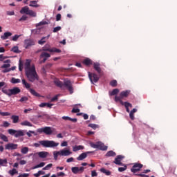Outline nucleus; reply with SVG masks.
Masks as SVG:
<instances>
[{"mask_svg": "<svg viewBox=\"0 0 177 177\" xmlns=\"http://www.w3.org/2000/svg\"><path fill=\"white\" fill-rule=\"evenodd\" d=\"M25 73L30 82H35V81H38L39 80L37 71H35V66L34 65L32 66V69H28L25 71Z\"/></svg>", "mask_w": 177, "mask_h": 177, "instance_id": "f257e3e1", "label": "nucleus"}, {"mask_svg": "<svg viewBox=\"0 0 177 177\" xmlns=\"http://www.w3.org/2000/svg\"><path fill=\"white\" fill-rule=\"evenodd\" d=\"M59 145V142H56L53 140H41L39 141V143H35L34 146L35 147H39V146H42V147L46 148H53V147H57V145Z\"/></svg>", "mask_w": 177, "mask_h": 177, "instance_id": "f03ea898", "label": "nucleus"}, {"mask_svg": "<svg viewBox=\"0 0 177 177\" xmlns=\"http://www.w3.org/2000/svg\"><path fill=\"white\" fill-rule=\"evenodd\" d=\"M36 131L38 133H45V135H55V133H57L56 129L51 127L39 128Z\"/></svg>", "mask_w": 177, "mask_h": 177, "instance_id": "7ed1b4c3", "label": "nucleus"}, {"mask_svg": "<svg viewBox=\"0 0 177 177\" xmlns=\"http://www.w3.org/2000/svg\"><path fill=\"white\" fill-rule=\"evenodd\" d=\"M22 85L24 86V87L29 91V92L33 96H36V97H41V95L38 93L34 88H31V84H30L26 80L23 79L22 80Z\"/></svg>", "mask_w": 177, "mask_h": 177, "instance_id": "20e7f679", "label": "nucleus"}, {"mask_svg": "<svg viewBox=\"0 0 177 177\" xmlns=\"http://www.w3.org/2000/svg\"><path fill=\"white\" fill-rule=\"evenodd\" d=\"M90 145L93 149H98V150H102L103 151H105L107 150V146H105L104 144H103L102 142L99 141L95 143L91 142Z\"/></svg>", "mask_w": 177, "mask_h": 177, "instance_id": "39448f33", "label": "nucleus"}, {"mask_svg": "<svg viewBox=\"0 0 177 177\" xmlns=\"http://www.w3.org/2000/svg\"><path fill=\"white\" fill-rule=\"evenodd\" d=\"M42 52H50L51 53H60L62 52V50L56 48H49V45H46L42 48Z\"/></svg>", "mask_w": 177, "mask_h": 177, "instance_id": "423d86ee", "label": "nucleus"}, {"mask_svg": "<svg viewBox=\"0 0 177 177\" xmlns=\"http://www.w3.org/2000/svg\"><path fill=\"white\" fill-rule=\"evenodd\" d=\"M142 168H143V165L136 162L131 169V171L133 172V174H136V172H139Z\"/></svg>", "mask_w": 177, "mask_h": 177, "instance_id": "0eeeda50", "label": "nucleus"}, {"mask_svg": "<svg viewBox=\"0 0 177 177\" xmlns=\"http://www.w3.org/2000/svg\"><path fill=\"white\" fill-rule=\"evenodd\" d=\"M88 74L91 84H93V82L96 83L99 81V76L96 73L88 72Z\"/></svg>", "mask_w": 177, "mask_h": 177, "instance_id": "6e6552de", "label": "nucleus"}, {"mask_svg": "<svg viewBox=\"0 0 177 177\" xmlns=\"http://www.w3.org/2000/svg\"><path fill=\"white\" fill-rule=\"evenodd\" d=\"M64 86L66 87L68 91H69L70 93H73V91H74V88H73V84H71V80H64Z\"/></svg>", "mask_w": 177, "mask_h": 177, "instance_id": "1a4fd4ad", "label": "nucleus"}, {"mask_svg": "<svg viewBox=\"0 0 177 177\" xmlns=\"http://www.w3.org/2000/svg\"><path fill=\"white\" fill-rule=\"evenodd\" d=\"M34 45H35L34 39H28L24 40V48L26 49H28L30 46H33Z\"/></svg>", "mask_w": 177, "mask_h": 177, "instance_id": "9d476101", "label": "nucleus"}, {"mask_svg": "<svg viewBox=\"0 0 177 177\" xmlns=\"http://www.w3.org/2000/svg\"><path fill=\"white\" fill-rule=\"evenodd\" d=\"M85 168L84 167H73L71 168V171L73 172V174H75V175H77V174H82V172H84Z\"/></svg>", "mask_w": 177, "mask_h": 177, "instance_id": "9b49d317", "label": "nucleus"}, {"mask_svg": "<svg viewBox=\"0 0 177 177\" xmlns=\"http://www.w3.org/2000/svg\"><path fill=\"white\" fill-rule=\"evenodd\" d=\"M125 158V156L122 155H118L113 161L114 164H116V165H124L122 162H121L122 160H123Z\"/></svg>", "mask_w": 177, "mask_h": 177, "instance_id": "f8f14e48", "label": "nucleus"}, {"mask_svg": "<svg viewBox=\"0 0 177 177\" xmlns=\"http://www.w3.org/2000/svg\"><path fill=\"white\" fill-rule=\"evenodd\" d=\"M17 144H14V143H8L5 145V149L6 150H16L18 147Z\"/></svg>", "mask_w": 177, "mask_h": 177, "instance_id": "ddd939ff", "label": "nucleus"}, {"mask_svg": "<svg viewBox=\"0 0 177 177\" xmlns=\"http://www.w3.org/2000/svg\"><path fill=\"white\" fill-rule=\"evenodd\" d=\"M91 153H93V151H87L82 153L77 158V161H82V160H85V158L88 157V154H91Z\"/></svg>", "mask_w": 177, "mask_h": 177, "instance_id": "4468645a", "label": "nucleus"}, {"mask_svg": "<svg viewBox=\"0 0 177 177\" xmlns=\"http://www.w3.org/2000/svg\"><path fill=\"white\" fill-rule=\"evenodd\" d=\"M20 92H21V90H20L19 87H14L13 88L10 89V96L18 95Z\"/></svg>", "mask_w": 177, "mask_h": 177, "instance_id": "2eb2a0df", "label": "nucleus"}, {"mask_svg": "<svg viewBox=\"0 0 177 177\" xmlns=\"http://www.w3.org/2000/svg\"><path fill=\"white\" fill-rule=\"evenodd\" d=\"M93 68L98 73V74L102 73V68H100V64L99 62H95L93 64Z\"/></svg>", "mask_w": 177, "mask_h": 177, "instance_id": "dca6fc26", "label": "nucleus"}, {"mask_svg": "<svg viewBox=\"0 0 177 177\" xmlns=\"http://www.w3.org/2000/svg\"><path fill=\"white\" fill-rule=\"evenodd\" d=\"M33 66L34 65L31 66V60L27 59L25 63V71H27L28 70H32Z\"/></svg>", "mask_w": 177, "mask_h": 177, "instance_id": "f3484780", "label": "nucleus"}, {"mask_svg": "<svg viewBox=\"0 0 177 177\" xmlns=\"http://www.w3.org/2000/svg\"><path fill=\"white\" fill-rule=\"evenodd\" d=\"M82 63L84 64V66H87V67H89V66H92V64H93V62L89 58H86L84 59Z\"/></svg>", "mask_w": 177, "mask_h": 177, "instance_id": "a211bd4d", "label": "nucleus"}, {"mask_svg": "<svg viewBox=\"0 0 177 177\" xmlns=\"http://www.w3.org/2000/svg\"><path fill=\"white\" fill-rule=\"evenodd\" d=\"M130 93H131V90H127L124 91H122L120 93V97H122V99H124V97H128Z\"/></svg>", "mask_w": 177, "mask_h": 177, "instance_id": "6ab92c4d", "label": "nucleus"}, {"mask_svg": "<svg viewBox=\"0 0 177 177\" xmlns=\"http://www.w3.org/2000/svg\"><path fill=\"white\" fill-rule=\"evenodd\" d=\"M60 156H64L65 157H67V156H70L71 154V151L68 149H62L59 151Z\"/></svg>", "mask_w": 177, "mask_h": 177, "instance_id": "aec40b11", "label": "nucleus"}, {"mask_svg": "<svg viewBox=\"0 0 177 177\" xmlns=\"http://www.w3.org/2000/svg\"><path fill=\"white\" fill-rule=\"evenodd\" d=\"M26 131L24 130H17L15 138H20L24 136Z\"/></svg>", "mask_w": 177, "mask_h": 177, "instance_id": "412c9836", "label": "nucleus"}, {"mask_svg": "<svg viewBox=\"0 0 177 177\" xmlns=\"http://www.w3.org/2000/svg\"><path fill=\"white\" fill-rule=\"evenodd\" d=\"M39 158H46L49 156V153L47 151H40L37 153Z\"/></svg>", "mask_w": 177, "mask_h": 177, "instance_id": "4be33fe9", "label": "nucleus"}, {"mask_svg": "<svg viewBox=\"0 0 177 177\" xmlns=\"http://www.w3.org/2000/svg\"><path fill=\"white\" fill-rule=\"evenodd\" d=\"M9 37H12V32H6L3 35L1 36V39H8Z\"/></svg>", "mask_w": 177, "mask_h": 177, "instance_id": "5701e85b", "label": "nucleus"}, {"mask_svg": "<svg viewBox=\"0 0 177 177\" xmlns=\"http://www.w3.org/2000/svg\"><path fill=\"white\" fill-rule=\"evenodd\" d=\"M28 10H30V8H28V6H24L21 9L20 13L21 15H24V14L28 15Z\"/></svg>", "mask_w": 177, "mask_h": 177, "instance_id": "b1692460", "label": "nucleus"}, {"mask_svg": "<svg viewBox=\"0 0 177 177\" xmlns=\"http://www.w3.org/2000/svg\"><path fill=\"white\" fill-rule=\"evenodd\" d=\"M54 82H55V85L57 86H58V88H63V86H64L63 82H62L59 80H55Z\"/></svg>", "mask_w": 177, "mask_h": 177, "instance_id": "393cba45", "label": "nucleus"}, {"mask_svg": "<svg viewBox=\"0 0 177 177\" xmlns=\"http://www.w3.org/2000/svg\"><path fill=\"white\" fill-rule=\"evenodd\" d=\"M124 107H125L126 111L127 113H131V111H129V107L132 108V104H131L128 102H124Z\"/></svg>", "mask_w": 177, "mask_h": 177, "instance_id": "a878e982", "label": "nucleus"}, {"mask_svg": "<svg viewBox=\"0 0 177 177\" xmlns=\"http://www.w3.org/2000/svg\"><path fill=\"white\" fill-rule=\"evenodd\" d=\"M80 150H84V146L82 145H79V146H74L73 147V151H78Z\"/></svg>", "mask_w": 177, "mask_h": 177, "instance_id": "bb28decb", "label": "nucleus"}, {"mask_svg": "<svg viewBox=\"0 0 177 177\" xmlns=\"http://www.w3.org/2000/svg\"><path fill=\"white\" fill-rule=\"evenodd\" d=\"M8 174L11 176H15V175H16V174H19V171H17V169L14 168V169H12L11 170H9L8 171Z\"/></svg>", "mask_w": 177, "mask_h": 177, "instance_id": "cd10ccee", "label": "nucleus"}, {"mask_svg": "<svg viewBox=\"0 0 177 177\" xmlns=\"http://www.w3.org/2000/svg\"><path fill=\"white\" fill-rule=\"evenodd\" d=\"M21 125H22V127H32V124L28 120L21 122Z\"/></svg>", "mask_w": 177, "mask_h": 177, "instance_id": "c85d7f7f", "label": "nucleus"}, {"mask_svg": "<svg viewBox=\"0 0 177 177\" xmlns=\"http://www.w3.org/2000/svg\"><path fill=\"white\" fill-rule=\"evenodd\" d=\"M106 157H115L117 154L113 151H109L106 153Z\"/></svg>", "mask_w": 177, "mask_h": 177, "instance_id": "c756f323", "label": "nucleus"}, {"mask_svg": "<svg viewBox=\"0 0 177 177\" xmlns=\"http://www.w3.org/2000/svg\"><path fill=\"white\" fill-rule=\"evenodd\" d=\"M44 57H50V54H49L45 51H42L40 55V59H42Z\"/></svg>", "mask_w": 177, "mask_h": 177, "instance_id": "7c9ffc66", "label": "nucleus"}, {"mask_svg": "<svg viewBox=\"0 0 177 177\" xmlns=\"http://www.w3.org/2000/svg\"><path fill=\"white\" fill-rule=\"evenodd\" d=\"M11 120H12L13 124H17L19 122V116L13 115L11 116Z\"/></svg>", "mask_w": 177, "mask_h": 177, "instance_id": "2f4dec72", "label": "nucleus"}, {"mask_svg": "<svg viewBox=\"0 0 177 177\" xmlns=\"http://www.w3.org/2000/svg\"><path fill=\"white\" fill-rule=\"evenodd\" d=\"M100 172H102V174H105V175H106L107 176L111 175V172H110V171L106 170L104 168H101L100 169Z\"/></svg>", "mask_w": 177, "mask_h": 177, "instance_id": "473e14b6", "label": "nucleus"}, {"mask_svg": "<svg viewBox=\"0 0 177 177\" xmlns=\"http://www.w3.org/2000/svg\"><path fill=\"white\" fill-rule=\"evenodd\" d=\"M7 164H8V159L0 158V165H1L2 167H6Z\"/></svg>", "mask_w": 177, "mask_h": 177, "instance_id": "72a5a7b5", "label": "nucleus"}, {"mask_svg": "<svg viewBox=\"0 0 177 177\" xmlns=\"http://www.w3.org/2000/svg\"><path fill=\"white\" fill-rule=\"evenodd\" d=\"M42 167H45V162H41L39 165H35L32 168V169H37V168H42Z\"/></svg>", "mask_w": 177, "mask_h": 177, "instance_id": "f704fd0d", "label": "nucleus"}, {"mask_svg": "<svg viewBox=\"0 0 177 177\" xmlns=\"http://www.w3.org/2000/svg\"><path fill=\"white\" fill-rule=\"evenodd\" d=\"M11 52H14V53H20V50H19V46H15L14 47H12V48L11 49Z\"/></svg>", "mask_w": 177, "mask_h": 177, "instance_id": "c9c22d12", "label": "nucleus"}, {"mask_svg": "<svg viewBox=\"0 0 177 177\" xmlns=\"http://www.w3.org/2000/svg\"><path fill=\"white\" fill-rule=\"evenodd\" d=\"M120 92V90L118 88H114L111 93L110 95L111 96H114L115 95L118 94Z\"/></svg>", "mask_w": 177, "mask_h": 177, "instance_id": "e433bc0d", "label": "nucleus"}, {"mask_svg": "<svg viewBox=\"0 0 177 177\" xmlns=\"http://www.w3.org/2000/svg\"><path fill=\"white\" fill-rule=\"evenodd\" d=\"M0 139L3 140V142H9V139L7 138V136L1 133H0Z\"/></svg>", "mask_w": 177, "mask_h": 177, "instance_id": "4c0bfd02", "label": "nucleus"}, {"mask_svg": "<svg viewBox=\"0 0 177 177\" xmlns=\"http://www.w3.org/2000/svg\"><path fill=\"white\" fill-rule=\"evenodd\" d=\"M31 133H32L35 136H37V133H35V131L31 130H29V131L26 133V135L27 136H28V138H31V136H32Z\"/></svg>", "mask_w": 177, "mask_h": 177, "instance_id": "58836bf2", "label": "nucleus"}, {"mask_svg": "<svg viewBox=\"0 0 177 177\" xmlns=\"http://www.w3.org/2000/svg\"><path fill=\"white\" fill-rule=\"evenodd\" d=\"M29 6H31L32 8H38L39 6L37 4V1H31Z\"/></svg>", "mask_w": 177, "mask_h": 177, "instance_id": "ea45409f", "label": "nucleus"}, {"mask_svg": "<svg viewBox=\"0 0 177 177\" xmlns=\"http://www.w3.org/2000/svg\"><path fill=\"white\" fill-rule=\"evenodd\" d=\"M123 167H118V171L119 172H124V171H127V168H128V167L127 166V165H122Z\"/></svg>", "mask_w": 177, "mask_h": 177, "instance_id": "a19ab883", "label": "nucleus"}, {"mask_svg": "<svg viewBox=\"0 0 177 177\" xmlns=\"http://www.w3.org/2000/svg\"><path fill=\"white\" fill-rule=\"evenodd\" d=\"M16 131L17 130H15V129H10L8 130V132L10 135H11L12 136H15L16 135Z\"/></svg>", "mask_w": 177, "mask_h": 177, "instance_id": "79ce46f5", "label": "nucleus"}, {"mask_svg": "<svg viewBox=\"0 0 177 177\" xmlns=\"http://www.w3.org/2000/svg\"><path fill=\"white\" fill-rule=\"evenodd\" d=\"M11 82H12V84H20L21 80H20V79H16L15 77H12L11 79Z\"/></svg>", "mask_w": 177, "mask_h": 177, "instance_id": "37998d69", "label": "nucleus"}, {"mask_svg": "<svg viewBox=\"0 0 177 177\" xmlns=\"http://www.w3.org/2000/svg\"><path fill=\"white\" fill-rule=\"evenodd\" d=\"M45 39H46V37H44L40 40H39L38 41L39 45H44V44H45V42H46V41Z\"/></svg>", "mask_w": 177, "mask_h": 177, "instance_id": "c03bdc74", "label": "nucleus"}, {"mask_svg": "<svg viewBox=\"0 0 177 177\" xmlns=\"http://www.w3.org/2000/svg\"><path fill=\"white\" fill-rule=\"evenodd\" d=\"M52 66H53V64H52L50 63L46 64L44 66V67L43 68V71H46V70L52 67Z\"/></svg>", "mask_w": 177, "mask_h": 177, "instance_id": "a18cd8bd", "label": "nucleus"}, {"mask_svg": "<svg viewBox=\"0 0 177 177\" xmlns=\"http://www.w3.org/2000/svg\"><path fill=\"white\" fill-rule=\"evenodd\" d=\"M109 85H111V86H113V88H115V86H117V80H113L111 81Z\"/></svg>", "mask_w": 177, "mask_h": 177, "instance_id": "49530a36", "label": "nucleus"}, {"mask_svg": "<svg viewBox=\"0 0 177 177\" xmlns=\"http://www.w3.org/2000/svg\"><path fill=\"white\" fill-rule=\"evenodd\" d=\"M21 153H22V154H27L28 153V147H25L22 148L21 150Z\"/></svg>", "mask_w": 177, "mask_h": 177, "instance_id": "de8ad7c7", "label": "nucleus"}, {"mask_svg": "<svg viewBox=\"0 0 177 177\" xmlns=\"http://www.w3.org/2000/svg\"><path fill=\"white\" fill-rule=\"evenodd\" d=\"M2 92L3 93H5V95H7L8 96H10V89H4L2 88Z\"/></svg>", "mask_w": 177, "mask_h": 177, "instance_id": "09e8293b", "label": "nucleus"}, {"mask_svg": "<svg viewBox=\"0 0 177 177\" xmlns=\"http://www.w3.org/2000/svg\"><path fill=\"white\" fill-rule=\"evenodd\" d=\"M26 15H28L29 16H32V17H35L37 16V14L31 10H29L28 11V14Z\"/></svg>", "mask_w": 177, "mask_h": 177, "instance_id": "8fccbe9b", "label": "nucleus"}, {"mask_svg": "<svg viewBox=\"0 0 177 177\" xmlns=\"http://www.w3.org/2000/svg\"><path fill=\"white\" fill-rule=\"evenodd\" d=\"M52 167H53V164L50 163L43 168V171H48V169H50Z\"/></svg>", "mask_w": 177, "mask_h": 177, "instance_id": "3c124183", "label": "nucleus"}, {"mask_svg": "<svg viewBox=\"0 0 177 177\" xmlns=\"http://www.w3.org/2000/svg\"><path fill=\"white\" fill-rule=\"evenodd\" d=\"M0 115H1L2 117H8V116L10 115V113L2 112L1 111H0Z\"/></svg>", "mask_w": 177, "mask_h": 177, "instance_id": "603ef678", "label": "nucleus"}, {"mask_svg": "<svg viewBox=\"0 0 177 177\" xmlns=\"http://www.w3.org/2000/svg\"><path fill=\"white\" fill-rule=\"evenodd\" d=\"M53 156H54V159L57 160V157H59V156H60V151H54Z\"/></svg>", "mask_w": 177, "mask_h": 177, "instance_id": "864d4df0", "label": "nucleus"}, {"mask_svg": "<svg viewBox=\"0 0 177 177\" xmlns=\"http://www.w3.org/2000/svg\"><path fill=\"white\" fill-rule=\"evenodd\" d=\"M88 127L90 128H92L93 129H96V128H99V126L97 124H89Z\"/></svg>", "mask_w": 177, "mask_h": 177, "instance_id": "5fc2aeb1", "label": "nucleus"}, {"mask_svg": "<svg viewBox=\"0 0 177 177\" xmlns=\"http://www.w3.org/2000/svg\"><path fill=\"white\" fill-rule=\"evenodd\" d=\"M19 38H20V35H15L14 37H12L11 41H17V39H19Z\"/></svg>", "mask_w": 177, "mask_h": 177, "instance_id": "6e6d98bb", "label": "nucleus"}, {"mask_svg": "<svg viewBox=\"0 0 177 177\" xmlns=\"http://www.w3.org/2000/svg\"><path fill=\"white\" fill-rule=\"evenodd\" d=\"M28 100V97H22L19 100V102H21V103H23L24 102H27Z\"/></svg>", "mask_w": 177, "mask_h": 177, "instance_id": "4d7b16f0", "label": "nucleus"}, {"mask_svg": "<svg viewBox=\"0 0 177 177\" xmlns=\"http://www.w3.org/2000/svg\"><path fill=\"white\" fill-rule=\"evenodd\" d=\"M60 30H62V27L60 26H57L55 28H53V32H57V31H60Z\"/></svg>", "mask_w": 177, "mask_h": 177, "instance_id": "13d9d810", "label": "nucleus"}, {"mask_svg": "<svg viewBox=\"0 0 177 177\" xmlns=\"http://www.w3.org/2000/svg\"><path fill=\"white\" fill-rule=\"evenodd\" d=\"M122 100V97H121V95H120V96H115V102H120Z\"/></svg>", "mask_w": 177, "mask_h": 177, "instance_id": "bf43d9fd", "label": "nucleus"}, {"mask_svg": "<svg viewBox=\"0 0 177 177\" xmlns=\"http://www.w3.org/2000/svg\"><path fill=\"white\" fill-rule=\"evenodd\" d=\"M10 125V123H9L7 121L3 122L2 127H4V128H8Z\"/></svg>", "mask_w": 177, "mask_h": 177, "instance_id": "052dcab7", "label": "nucleus"}, {"mask_svg": "<svg viewBox=\"0 0 177 177\" xmlns=\"http://www.w3.org/2000/svg\"><path fill=\"white\" fill-rule=\"evenodd\" d=\"M48 59H49V57H43V59L39 61V64L45 63Z\"/></svg>", "mask_w": 177, "mask_h": 177, "instance_id": "680f3d73", "label": "nucleus"}, {"mask_svg": "<svg viewBox=\"0 0 177 177\" xmlns=\"http://www.w3.org/2000/svg\"><path fill=\"white\" fill-rule=\"evenodd\" d=\"M91 176L92 177L97 176V172H96V170L91 171Z\"/></svg>", "mask_w": 177, "mask_h": 177, "instance_id": "e2e57ef3", "label": "nucleus"}, {"mask_svg": "<svg viewBox=\"0 0 177 177\" xmlns=\"http://www.w3.org/2000/svg\"><path fill=\"white\" fill-rule=\"evenodd\" d=\"M25 20H27V16L23 15V16L19 19V21H25Z\"/></svg>", "mask_w": 177, "mask_h": 177, "instance_id": "0e129e2a", "label": "nucleus"}, {"mask_svg": "<svg viewBox=\"0 0 177 177\" xmlns=\"http://www.w3.org/2000/svg\"><path fill=\"white\" fill-rule=\"evenodd\" d=\"M58 99H59V95H57L51 99L50 102H56V100H58Z\"/></svg>", "mask_w": 177, "mask_h": 177, "instance_id": "69168bd1", "label": "nucleus"}, {"mask_svg": "<svg viewBox=\"0 0 177 177\" xmlns=\"http://www.w3.org/2000/svg\"><path fill=\"white\" fill-rule=\"evenodd\" d=\"M46 24H48V22L46 21H42L41 22H39L37 26H45Z\"/></svg>", "mask_w": 177, "mask_h": 177, "instance_id": "338daca9", "label": "nucleus"}, {"mask_svg": "<svg viewBox=\"0 0 177 177\" xmlns=\"http://www.w3.org/2000/svg\"><path fill=\"white\" fill-rule=\"evenodd\" d=\"M30 174H27V173H24L23 174H20L19 176H18V177H29Z\"/></svg>", "mask_w": 177, "mask_h": 177, "instance_id": "774afa93", "label": "nucleus"}]
</instances>
